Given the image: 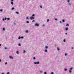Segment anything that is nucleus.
I'll return each instance as SVG.
<instances>
[{
    "mask_svg": "<svg viewBox=\"0 0 74 74\" xmlns=\"http://www.w3.org/2000/svg\"><path fill=\"white\" fill-rule=\"evenodd\" d=\"M37 64H40V62H37Z\"/></svg>",
    "mask_w": 74,
    "mask_h": 74,
    "instance_id": "obj_14",
    "label": "nucleus"
},
{
    "mask_svg": "<svg viewBox=\"0 0 74 74\" xmlns=\"http://www.w3.org/2000/svg\"><path fill=\"white\" fill-rule=\"evenodd\" d=\"M1 74H4V73H1Z\"/></svg>",
    "mask_w": 74,
    "mask_h": 74,
    "instance_id": "obj_54",
    "label": "nucleus"
},
{
    "mask_svg": "<svg viewBox=\"0 0 74 74\" xmlns=\"http://www.w3.org/2000/svg\"><path fill=\"white\" fill-rule=\"evenodd\" d=\"M35 26H37V27H38L39 26V24L37 23H36L35 24Z\"/></svg>",
    "mask_w": 74,
    "mask_h": 74,
    "instance_id": "obj_2",
    "label": "nucleus"
},
{
    "mask_svg": "<svg viewBox=\"0 0 74 74\" xmlns=\"http://www.w3.org/2000/svg\"><path fill=\"white\" fill-rule=\"evenodd\" d=\"M21 36H19L18 38V39H21Z\"/></svg>",
    "mask_w": 74,
    "mask_h": 74,
    "instance_id": "obj_11",
    "label": "nucleus"
},
{
    "mask_svg": "<svg viewBox=\"0 0 74 74\" xmlns=\"http://www.w3.org/2000/svg\"><path fill=\"white\" fill-rule=\"evenodd\" d=\"M30 19L31 20H33V19H34V17H33L31 16L30 17Z\"/></svg>",
    "mask_w": 74,
    "mask_h": 74,
    "instance_id": "obj_4",
    "label": "nucleus"
},
{
    "mask_svg": "<svg viewBox=\"0 0 74 74\" xmlns=\"http://www.w3.org/2000/svg\"><path fill=\"white\" fill-rule=\"evenodd\" d=\"M12 1H14V0H11Z\"/></svg>",
    "mask_w": 74,
    "mask_h": 74,
    "instance_id": "obj_53",
    "label": "nucleus"
},
{
    "mask_svg": "<svg viewBox=\"0 0 74 74\" xmlns=\"http://www.w3.org/2000/svg\"><path fill=\"white\" fill-rule=\"evenodd\" d=\"M25 52H26V51L25 50L23 51V53H25Z\"/></svg>",
    "mask_w": 74,
    "mask_h": 74,
    "instance_id": "obj_30",
    "label": "nucleus"
},
{
    "mask_svg": "<svg viewBox=\"0 0 74 74\" xmlns=\"http://www.w3.org/2000/svg\"><path fill=\"white\" fill-rule=\"evenodd\" d=\"M3 31H5V28H3Z\"/></svg>",
    "mask_w": 74,
    "mask_h": 74,
    "instance_id": "obj_16",
    "label": "nucleus"
},
{
    "mask_svg": "<svg viewBox=\"0 0 74 74\" xmlns=\"http://www.w3.org/2000/svg\"><path fill=\"white\" fill-rule=\"evenodd\" d=\"M45 49H48V46H46L45 47Z\"/></svg>",
    "mask_w": 74,
    "mask_h": 74,
    "instance_id": "obj_7",
    "label": "nucleus"
},
{
    "mask_svg": "<svg viewBox=\"0 0 74 74\" xmlns=\"http://www.w3.org/2000/svg\"><path fill=\"white\" fill-rule=\"evenodd\" d=\"M14 9H15V8H12L11 9V10H14Z\"/></svg>",
    "mask_w": 74,
    "mask_h": 74,
    "instance_id": "obj_9",
    "label": "nucleus"
},
{
    "mask_svg": "<svg viewBox=\"0 0 74 74\" xmlns=\"http://www.w3.org/2000/svg\"><path fill=\"white\" fill-rule=\"evenodd\" d=\"M66 35H67V33H65Z\"/></svg>",
    "mask_w": 74,
    "mask_h": 74,
    "instance_id": "obj_47",
    "label": "nucleus"
},
{
    "mask_svg": "<svg viewBox=\"0 0 74 74\" xmlns=\"http://www.w3.org/2000/svg\"><path fill=\"white\" fill-rule=\"evenodd\" d=\"M0 11H1V12H2V11H3V10L2 9H1L0 10Z\"/></svg>",
    "mask_w": 74,
    "mask_h": 74,
    "instance_id": "obj_31",
    "label": "nucleus"
},
{
    "mask_svg": "<svg viewBox=\"0 0 74 74\" xmlns=\"http://www.w3.org/2000/svg\"><path fill=\"white\" fill-rule=\"evenodd\" d=\"M26 22H27V23H29V21H27Z\"/></svg>",
    "mask_w": 74,
    "mask_h": 74,
    "instance_id": "obj_24",
    "label": "nucleus"
},
{
    "mask_svg": "<svg viewBox=\"0 0 74 74\" xmlns=\"http://www.w3.org/2000/svg\"><path fill=\"white\" fill-rule=\"evenodd\" d=\"M55 20H56V21H58V19H57L56 18H55Z\"/></svg>",
    "mask_w": 74,
    "mask_h": 74,
    "instance_id": "obj_43",
    "label": "nucleus"
},
{
    "mask_svg": "<svg viewBox=\"0 0 74 74\" xmlns=\"http://www.w3.org/2000/svg\"><path fill=\"white\" fill-rule=\"evenodd\" d=\"M34 64H37V62H34Z\"/></svg>",
    "mask_w": 74,
    "mask_h": 74,
    "instance_id": "obj_23",
    "label": "nucleus"
},
{
    "mask_svg": "<svg viewBox=\"0 0 74 74\" xmlns=\"http://www.w3.org/2000/svg\"><path fill=\"white\" fill-rule=\"evenodd\" d=\"M3 21H5V19L4 18H3Z\"/></svg>",
    "mask_w": 74,
    "mask_h": 74,
    "instance_id": "obj_44",
    "label": "nucleus"
},
{
    "mask_svg": "<svg viewBox=\"0 0 74 74\" xmlns=\"http://www.w3.org/2000/svg\"><path fill=\"white\" fill-rule=\"evenodd\" d=\"M73 68L71 67L69 69V72L70 73H71L72 72V70H73Z\"/></svg>",
    "mask_w": 74,
    "mask_h": 74,
    "instance_id": "obj_1",
    "label": "nucleus"
},
{
    "mask_svg": "<svg viewBox=\"0 0 74 74\" xmlns=\"http://www.w3.org/2000/svg\"><path fill=\"white\" fill-rule=\"evenodd\" d=\"M42 26H45V25L43 24V25H42Z\"/></svg>",
    "mask_w": 74,
    "mask_h": 74,
    "instance_id": "obj_45",
    "label": "nucleus"
},
{
    "mask_svg": "<svg viewBox=\"0 0 74 74\" xmlns=\"http://www.w3.org/2000/svg\"><path fill=\"white\" fill-rule=\"evenodd\" d=\"M44 74H47V72H45L44 73Z\"/></svg>",
    "mask_w": 74,
    "mask_h": 74,
    "instance_id": "obj_35",
    "label": "nucleus"
},
{
    "mask_svg": "<svg viewBox=\"0 0 74 74\" xmlns=\"http://www.w3.org/2000/svg\"><path fill=\"white\" fill-rule=\"evenodd\" d=\"M7 74H10V72H8L7 73Z\"/></svg>",
    "mask_w": 74,
    "mask_h": 74,
    "instance_id": "obj_39",
    "label": "nucleus"
},
{
    "mask_svg": "<svg viewBox=\"0 0 74 74\" xmlns=\"http://www.w3.org/2000/svg\"><path fill=\"white\" fill-rule=\"evenodd\" d=\"M62 21L63 22H65V21L64 19H63L62 20Z\"/></svg>",
    "mask_w": 74,
    "mask_h": 74,
    "instance_id": "obj_19",
    "label": "nucleus"
},
{
    "mask_svg": "<svg viewBox=\"0 0 74 74\" xmlns=\"http://www.w3.org/2000/svg\"><path fill=\"white\" fill-rule=\"evenodd\" d=\"M64 29L66 31H67V30H69V28L68 27L65 28Z\"/></svg>",
    "mask_w": 74,
    "mask_h": 74,
    "instance_id": "obj_6",
    "label": "nucleus"
},
{
    "mask_svg": "<svg viewBox=\"0 0 74 74\" xmlns=\"http://www.w3.org/2000/svg\"><path fill=\"white\" fill-rule=\"evenodd\" d=\"M7 49V48H6V47H5V49Z\"/></svg>",
    "mask_w": 74,
    "mask_h": 74,
    "instance_id": "obj_46",
    "label": "nucleus"
},
{
    "mask_svg": "<svg viewBox=\"0 0 74 74\" xmlns=\"http://www.w3.org/2000/svg\"><path fill=\"white\" fill-rule=\"evenodd\" d=\"M18 45L19 46H21V44H20V43H19Z\"/></svg>",
    "mask_w": 74,
    "mask_h": 74,
    "instance_id": "obj_27",
    "label": "nucleus"
},
{
    "mask_svg": "<svg viewBox=\"0 0 74 74\" xmlns=\"http://www.w3.org/2000/svg\"><path fill=\"white\" fill-rule=\"evenodd\" d=\"M1 46V44H0V47Z\"/></svg>",
    "mask_w": 74,
    "mask_h": 74,
    "instance_id": "obj_52",
    "label": "nucleus"
},
{
    "mask_svg": "<svg viewBox=\"0 0 74 74\" xmlns=\"http://www.w3.org/2000/svg\"><path fill=\"white\" fill-rule=\"evenodd\" d=\"M66 26H69V24H67L66 25Z\"/></svg>",
    "mask_w": 74,
    "mask_h": 74,
    "instance_id": "obj_15",
    "label": "nucleus"
},
{
    "mask_svg": "<svg viewBox=\"0 0 74 74\" xmlns=\"http://www.w3.org/2000/svg\"><path fill=\"white\" fill-rule=\"evenodd\" d=\"M71 48H72V49H73L74 48L73 47H72Z\"/></svg>",
    "mask_w": 74,
    "mask_h": 74,
    "instance_id": "obj_50",
    "label": "nucleus"
},
{
    "mask_svg": "<svg viewBox=\"0 0 74 74\" xmlns=\"http://www.w3.org/2000/svg\"><path fill=\"white\" fill-rule=\"evenodd\" d=\"M24 37H23V36H21V38H23Z\"/></svg>",
    "mask_w": 74,
    "mask_h": 74,
    "instance_id": "obj_32",
    "label": "nucleus"
},
{
    "mask_svg": "<svg viewBox=\"0 0 74 74\" xmlns=\"http://www.w3.org/2000/svg\"><path fill=\"white\" fill-rule=\"evenodd\" d=\"M42 71H40V73H42Z\"/></svg>",
    "mask_w": 74,
    "mask_h": 74,
    "instance_id": "obj_33",
    "label": "nucleus"
},
{
    "mask_svg": "<svg viewBox=\"0 0 74 74\" xmlns=\"http://www.w3.org/2000/svg\"><path fill=\"white\" fill-rule=\"evenodd\" d=\"M14 25H16V23H14Z\"/></svg>",
    "mask_w": 74,
    "mask_h": 74,
    "instance_id": "obj_48",
    "label": "nucleus"
},
{
    "mask_svg": "<svg viewBox=\"0 0 74 74\" xmlns=\"http://www.w3.org/2000/svg\"><path fill=\"white\" fill-rule=\"evenodd\" d=\"M4 19H5V20H7V18L6 17Z\"/></svg>",
    "mask_w": 74,
    "mask_h": 74,
    "instance_id": "obj_36",
    "label": "nucleus"
},
{
    "mask_svg": "<svg viewBox=\"0 0 74 74\" xmlns=\"http://www.w3.org/2000/svg\"><path fill=\"white\" fill-rule=\"evenodd\" d=\"M16 53L17 54H19V51H17Z\"/></svg>",
    "mask_w": 74,
    "mask_h": 74,
    "instance_id": "obj_13",
    "label": "nucleus"
},
{
    "mask_svg": "<svg viewBox=\"0 0 74 74\" xmlns=\"http://www.w3.org/2000/svg\"><path fill=\"white\" fill-rule=\"evenodd\" d=\"M60 23H62V21H60Z\"/></svg>",
    "mask_w": 74,
    "mask_h": 74,
    "instance_id": "obj_51",
    "label": "nucleus"
},
{
    "mask_svg": "<svg viewBox=\"0 0 74 74\" xmlns=\"http://www.w3.org/2000/svg\"><path fill=\"white\" fill-rule=\"evenodd\" d=\"M47 51H47V49H46V50H45V52H47Z\"/></svg>",
    "mask_w": 74,
    "mask_h": 74,
    "instance_id": "obj_10",
    "label": "nucleus"
},
{
    "mask_svg": "<svg viewBox=\"0 0 74 74\" xmlns=\"http://www.w3.org/2000/svg\"><path fill=\"white\" fill-rule=\"evenodd\" d=\"M63 42H66V39H64V40H63Z\"/></svg>",
    "mask_w": 74,
    "mask_h": 74,
    "instance_id": "obj_22",
    "label": "nucleus"
},
{
    "mask_svg": "<svg viewBox=\"0 0 74 74\" xmlns=\"http://www.w3.org/2000/svg\"><path fill=\"white\" fill-rule=\"evenodd\" d=\"M49 20L48 19L47 20V22H49Z\"/></svg>",
    "mask_w": 74,
    "mask_h": 74,
    "instance_id": "obj_26",
    "label": "nucleus"
},
{
    "mask_svg": "<svg viewBox=\"0 0 74 74\" xmlns=\"http://www.w3.org/2000/svg\"><path fill=\"white\" fill-rule=\"evenodd\" d=\"M67 2L68 3H69V2H70V0H68L67 1Z\"/></svg>",
    "mask_w": 74,
    "mask_h": 74,
    "instance_id": "obj_37",
    "label": "nucleus"
},
{
    "mask_svg": "<svg viewBox=\"0 0 74 74\" xmlns=\"http://www.w3.org/2000/svg\"><path fill=\"white\" fill-rule=\"evenodd\" d=\"M35 22V20H33V21H32V22L33 23V22Z\"/></svg>",
    "mask_w": 74,
    "mask_h": 74,
    "instance_id": "obj_25",
    "label": "nucleus"
},
{
    "mask_svg": "<svg viewBox=\"0 0 74 74\" xmlns=\"http://www.w3.org/2000/svg\"><path fill=\"white\" fill-rule=\"evenodd\" d=\"M54 74V73L53 72H52L51 73V74Z\"/></svg>",
    "mask_w": 74,
    "mask_h": 74,
    "instance_id": "obj_42",
    "label": "nucleus"
},
{
    "mask_svg": "<svg viewBox=\"0 0 74 74\" xmlns=\"http://www.w3.org/2000/svg\"><path fill=\"white\" fill-rule=\"evenodd\" d=\"M67 53H66L65 54V56H67Z\"/></svg>",
    "mask_w": 74,
    "mask_h": 74,
    "instance_id": "obj_34",
    "label": "nucleus"
},
{
    "mask_svg": "<svg viewBox=\"0 0 74 74\" xmlns=\"http://www.w3.org/2000/svg\"><path fill=\"white\" fill-rule=\"evenodd\" d=\"M25 32L26 33H29V31H28V30H26L25 31Z\"/></svg>",
    "mask_w": 74,
    "mask_h": 74,
    "instance_id": "obj_8",
    "label": "nucleus"
},
{
    "mask_svg": "<svg viewBox=\"0 0 74 74\" xmlns=\"http://www.w3.org/2000/svg\"><path fill=\"white\" fill-rule=\"evenodd\" d=\"M33 59H34V60H35V59H36V57H34L33 58Z\"/></svg>",
    "mask_w": 74,
    "mask_h": 74,
    "instance_id": "obj_29",
    "label": "nucleus"
},
{
    "mask_svg": "<svg viewBox=\"0 0 74 74\" xmlns=\"http://www.w3.org/2000/svg\"><path fill=\"white\" fill-rule=\"evenodd\" d=\"M69 5H71V4H70V3H69Z\"/></svg>",
    "mask_w": 74,
    "mask_h": 74,
    "instance_id": "obj_41",
    "label": "nucleus"
},
{
    "mask_svg": "<svg viewBox=\"0 0 74 74\" xmlns=\"http://www.w3.org/2000/svg\"><path fill=\"white\" fill-rule=\"evenodd\" d=\"M16 14H19V12H16Z\"/></svg>",
    "mask_w": 74,
    "mask_h": 74,
    "instance_id": "obj_17",
    "label": "nucleus"
},
{
    "mask_svg": "<svg viewBox=\"0 0 74 74\" xmlns=\"http://www.w3.org/2000/svg\"><path fill=\"white\" fill-rule=\"evenodd\" d=\"M64 71H67V69H64Z\"/></svg>",
    "mask_w": 74,
    "mask_h": 74,
    "instance_id": "obj_20",
    "label": "nucleus"
},
{
    "mask_svg": "<svg viewBox=\"0 0 74 74\" xmlns=\"http://www.w3.org/2000/svg\"><path fill=\"white\" fill-rule=\"evenodd\" d=\"M40 8H42V5H40Z\"/></svg>",
    "mask_w": 74,
    "mask_h": 74,
    "instance_id": "obj_21",
    "label": "nucleus"
},
{
    "mask_svg": "<svg viewBox=\"0 0 74 74\" xmlns=\"http://www.w3.org/2000/svg\"><path fill=\"white\" fill-rule=\"evenodd\" d=\"M8 63L7 62H6L5 63V64H7Z\"/></svg>",
    "mask_w": 74,
    "mask_h": 74,
    "instance_id": "obj_40",
    "label": "nucleus"
},
{
    "mask_svg": "<svg viewBox=\"0 0 74 74\" xmlns=\"http://www.w3.org/2000/svg\"><path fill=\"white\" fill-rule=\"evenodd\" d=\"M1 62V59H0V62Z\"/></svg>",
    "mask_w": 74,
    "mask_h": 74,
    "instance_id": "obj_49",
    "label": "nucleus"
},
{
    "mask_svg": "<svg viewBox=\"0 0 74 74\" xmlns=\"http://www.w3.org/2000/svg\"><path fill=\"white\" fill-rule=\"evenodd\" d=\"M10 18H7V21H8V20H10Z\"/></svg>",
    "mask_w": 74,
    "mask_h": 74,
    "instance_id": "obj_12",
    "label": "nucleus"
},
{
    "mask_svg": "<svg viewBox=\"0 0 74 74\" xmlns=\"http://www.w3.org/2000/svg\"><path fill=\"white\" fill-rule=\"evenodd\" d=\"M26 19H29V17H27L26 18Z\"/></svg>",
    "mask_w": 74,
    "mask_h": 74,
    "instance_id": "obj_38",
    "label": "nucleus"
},
{
    "mask_svg": "<svg viewBox=\"0 0 74 74\" xmlns=\"http://www.w3.org/2000/svg\"><path fill=\"white\" fill-rule=\"evenodd\" d=\"M11 4H12V5H11L12 6L14 5V2H13L11 1Z\"/></svg>",
    "mask_w": 74,
    "mask_h": 74,
    "instance_id": "obj_5",
    "label": "nucleus"
},
{
    "mask_svg": "<svg viewBox=\"0 0 74 74\" xmlns=\"http://www.w3.org/2000/svg\"><path fill=\"white\" fill-rule=\"evenodd\" d=\"M57 50H58V51H59V50H60L59 48H57Z\"/></svg>",
    "mask_w": 74,
    "mask_h": 74,
    "instance_id": "obj_28",
    "label": "nucleus"
},
{
    "mask_svg": "<svg viewBox=\"0 0 74 74\" xmlns=\"http://www.w3.org/2000/svg\"><path fill=\"white\" fill-rule=\"evenodd\" d=\"M34 16H35V14H32V17H33Z\"/></svg>",
    "mask_w": 74,
    "mask_h": 74,
    "instance_id": "obj_18",
    "label": "nucleus"
},
{
    "mask_svg": "<svg viewBox=\"0 0 74 74\" xmlns=\"http://www.w3.org/2000/svg\"><path fill=\"white\" fill-rule=\"evenodd\" d=\"M9 58H10V59H14L13 57L11 56H9Z\"/></svg>",
    "mask_w": 74,
    "mask_h": 74,
    "instance_id": "obj_3",
    "label": "nucleus"
}]
</instances>
